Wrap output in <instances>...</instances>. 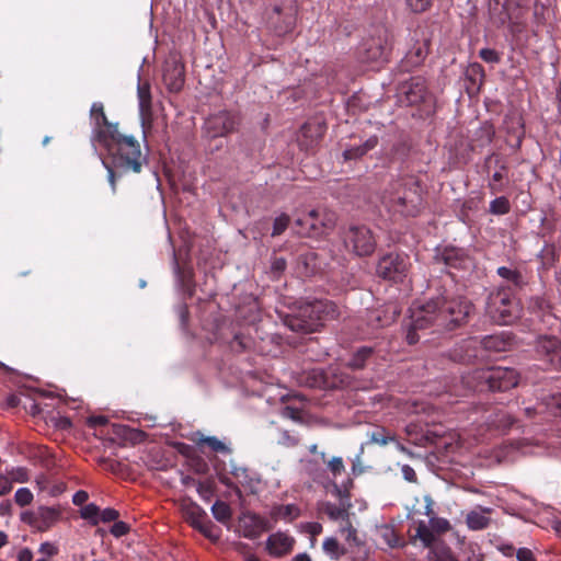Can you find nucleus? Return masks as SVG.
Listing matches in <instances>:
<instances>
[{"label": "nucleus", "instance_id": "nucleus-1", "mask_svg": "<svg viewBox=\"0 0 561 561\" xmlns=\"http://www.w3.org/2000/svg\"><path fill=\"white\" fill-rule=\"evenodd\" d=\"M104 144L100 147L104 148L112 157L113 165L103 164L107 169V179L112 191H116L115 179L122 174L134 172L139 173L147 163V154L142 152L140 144L133 137L123 135L119 131L104 138Z\"/></svg>", "mask_w": 561, "mask_h": 561}, {"label": "nucleus", "instance_id": "nucleus-2", "mask_svg": "<svg viewBox=\"0 0 561 561\" xmlns=\"http://www.w3.org/2000/svg\"><path fill=\"white\" fill-rule=\"evenodd\" d=\"M466 383L474 390L505 391L518 383V374L515 369L506 367L483 368L474 371Z\"/></svg>", "mask_w": 561, "mask_h": 561}, {"label": "nucleus", "instance_id": "nucleus-3", "mask_svg": "<svg viewBox=\"0 0 561 561\" xmlns=\"http://www.w3.org/2000/svg\"><path fill=\"white\" fill-rule=\"evenodd\" d=\"M510 346V341L502 334L485 336L479 341L476 337L468 339L451 351V358L459 363H469L474 358L483 357L484 351L504 352Z\"/></svg>", "mask_w": 561, "mask_h": 561}, {"label": "nucleus", "instance_id": "nucleus-4", "mask_svg": "<svg viewBox=\"0 0 561 561\" xmlns=\"http://www.w3.org/2000/svg\"><path fill=\"white\" fill-rule=\"evenodd\" d=\"M335 305L330 301L316 300L307 304L299 311L298 318L288 321V327L294 331L312 332L318 329L323 320L334 318Z\"/></svg>", "mask_w": 561, "mask_h": 561}, {"label": "nucleus", "instance_id": "nucleus-5", "mask_svg": "<svg viewBox=\"0 0 561 561\" xmlns=\"http://www.w3.org/2000/svg\"><path fill=\"white\" fill-rule=\"evenodd\" d=\"M439 302L435 300L427 301L426 304H414L411 307L410 328L407 334L409 344H414L419 341L416 331L426 329L431 325L436 327L437 331L443 324H446L445 318L440 314Z\"/></svg>", "mask_w": 561, "mask_h": 561}, {"label": "nucleus", "instance_id": "nucleus-6", "mask_svg": "<svg viewBox=\"0 0 561 561\" xmlns=\"http://www.w3.org/2000/svg\"><path fill=\"white\" fill-rule=\"evenodd\" d=\"M486 310L492 320L499 324H511L519 317L518 302L504 289L491 294Z\"/></svg>", "mask_w": 561, "mask_h": 561}, {"label": "nucleus", "instance_id": "nucleus-7", "mask_svg": "<svg viewBox=\"0 0 561 561\" xmlns=\"http://www.w3.org/2000/svg\"><path fill=\"white\" fill-rule=\"evenodd\" d=\"M334 216L329 213L310 210L296 219L297 232L307 237H318L334 226Z\"/></svg>", "mask_w": 561, "mask_h": 561}, {"label": "nucleus", "instance_id": "nucleus-8", "mask_svg": "<svg viewBox=\"0 0 561 561\" xmlns=\"http://www.w3.org/2000/svg\"><path fill=\"white\" fill-rule=\"evenodd\" d=\"M436 300L439 302L438 310L446 321V324H443V329L447 330H451L461 324L467 319L472 308L471 304L462 297L451 300L437 298Z\"/></svg>", "mask_w": 561, "mask_h": 561}, {"label": "nucleus", "instance_id": "nucleus-9", "mask_svg": "<svg viewBox=\"0 0 561 561\" xmlns=\"http://www.w3.org/2000/svg\"><path fill=\"white\" fill-rule=\"evenodd\" d=\"M408 268L407 255L389 253L379 260L376 271L385 279L401 282L407 276Z\"/></svg>", "mask_w": 561, "mask_h": 561}, {"label": "nucleus", "instance_id": "nucleus-10", "mask_svg": "<svg viewBox=\"0 0 561 561\" xmlns=\"http://www.w3.org/2000/svg\"><path fill=\"white\" fill-rule=\"evenodd\" d=\"M238 124L239 118L236 113L222 111L210 115L206 119L204 128L208 137L216 138L232 133Z\"/></svg>", "mask_w": 561, "mask_h": 561}, {"label": "nucleus", "instance_id": "nucleus-11", "mask_svg": "<svg viewBox=\"0 0 561 561\" xmlns=\"http://www.w3.org/2000/svg\"><path fill=\"white\" fill-rule=\"evenodd\" d=\"M182 513L185 520L207 538L213 540L218 538V535L214 533L213 524L207 519L206 512L201 506L192 502H184Z\"/></svg>", "mask_w": 561, "mask_h": 561}, {"label": "nucleus", "instance_id": "nucleus-12", "mask_svg": "<svg viewBox=\"0 0 561 561\" xmlns=\"http://www.w3.org/2000/svg\"><path fill=\"white\" fill-rule=\"evenodd\" d=\"M345 242L359 256L371 254L376 248L375 238L366 227L351 228L346 234Z\"/></svg>", "mask_w": 561, "mask_h": 561}, {"label": "nucleus", "instance_id": "nucleus-13", "mask_svg": "<svg viewBox=\"0 0 561 561\" xmlns=\"http://www.w3.org/2000/svg\"><path fill=\"white\" fill-rule=\"evenodd\" d=\"M538 355L561 369V341L556 337H541L537 342Z\"/></svg>", "mask_w": 561, "mask_h": 561}, {"label": "nucleus", "instance_id": "nucleus-14", "mask_svg": "<svg viewBox=\"0 0 561 561\" xmlns=\"http://www.w3.org/2000/svg\"><path fill=\"white\" fill-rule=\"evenodd\" d=\"M93 123V142L95 146L104 144V138H110V135L118 131L117 125L107 121L105 113H101L95 117H91Z\"/></svg>", "mask_w": 561, "mask_h": 561}, {"label": "nucleus", "instance_id": "nucleus-15", "mask_svg": "<svg viewBox=\"0 0 561 561\" xmlns=\"http://www.w3.org/2000/svg\"><path fill=\"white\" fill-rule=\"evenodd\" d=\"M492 508L477 506L466 516V524L471 530H482L486 528L491 520Z\"/></svg>", "mask_w": 561, "mask_h": 561}, {"label": "nucleus", "instance_id": "nucleus-16", "mask_svg": "<svg viewBox=\"0 0 561 561\" xmlns=\"http://www.w3.org/2000/svg\"><path fill=\"white\" fill-rule=\"evenodd\" d=\"M294 546V538L285 533H276L268 537L267 549L273 556H283L288 553Z\"/></svg>", "mask_w": 561, "mask_h": 561}, {"label": "nucleus", "instance_id": "nucleus-17", "mask_svg": "<svg viewBox=\"0 0 561 561\" xmlns=\"http://www.w3.org/2000/svg\"><path fill=\"white\" fill-rule=\"evenodd\" d=\"M437 257L446 265L454 267H466L469 263V259L466 257L465 251L454 247L444 248L439 251Z\"/></svg>", "mask_w": 561, "mask_h": 561}, {"label": "nucleus", "instance_id": "nucleus-18", "mask_svg": "<svg viewBox=\"0 0 561 561\" xmlns=\"http://www.w3.org/2000/svg\"><path fill=\"white\" fill-rule=\"evenodd\" d=\"M163 81L171 91H179L184 82V71L182 65L173 62L167 65L163 71Z\"/></svg>", "mask_w": 561, "mask_h": 561}, {"label": "nucleus", "instance_id": "nucleus-19", "mask_svg": "<svg viewBox=\"0 0 561 561\" xmlns=\"http://www.w3.org/2000/svg\"><path fill=\"white\" fill-rule=\"evenodd\" d=\"M137 95L141 122L145 124L151 112V93L149 84L139 82L137 88Z\"/></svg>", "mask_w": 561, "mask_h": 561}, {"label": "nucleus", "instance_id": "nucleus-20", "mask_svg": "<svg viewBox=\"0 0 561 561\" xmlns=\"http://www.w3.org/2000/svg\"><path fill=\"white\" fill-rule=\"evenodd\" d=\"M401 92L405 94L409 104H414L424 99L425 87L420 78H414L411 83L402 85Z\"/></svg>", "mask_w": 561, "mask_h": 561}, {"label": "nucleus", "instance_id": "nucleus-21", "mask_svg": "<svg viewBox=\"0 0 561 561\" xmlns=\"http://www.w3.org/2000/svg\"><path fill=\"white\" fill-rule=\"evenodd\" d=\"M275 519L293 520L299 516V508L295 504L277 505L271 511Z\"/></svg>", "mask_w": 561, "mask_h": 561}, {"label": "nucleus", "instance_id": "nucleus-22", "mask_svg": "<svg viewBox=\"0 0 561 561\" xmlns=\"http://www.w3.org/2000/svg\"><path fill=\"white\" fill-rule=\"evenodd\" d=\"M427 55V47L425 44H419L417 46L413 47L407 55H405V62L408 66L416 67L423 62Z\"/></svg>", "mask_w": 561, "mask_h": 561}, {"label": "nucleus", "instance_id": "nucleus-23", "mask_svg": "<svg viewBox=\"0 0 561 561\" xmlns=\"http://www.w3.org/2000/svg\"><path fill=\"white\" fill-rule=\"evenodd\" d=\"M415 531V537L420 539L425 547H430L435 540V531L431 528L430 524L426 525L423 520L416 523Z\"/></svg>", "mask_w": 561, "mask_h": 561}, {"label": "nucleus", "instance_id": "nucleus-24", "mask_svg": "<svg viewBox=\"0 0 561 561\" xmlns=\"http://www.w3.org/2000/svg\"><path fill=\"white\" fill-rule=\"evenodd\" d=\"M321 511L327 514L330 519L335 522L346 520L350 515L346 508L336 506L329 502L321 505Z\"/></svg>", "mask_w": 561, "mask_h": 561}, {"label": "nucleus", "instance_id": "nucleus-25", "mask_svg": "<svg viewBox=\"0 0 561 561\" xmlns=\"http://www.w3.org/2000/svg\"><path fill=\"white\" fill-rule=\"evenodd\" d=\"M376 145H377V138L376 137H371L368 140H366V142L363 146H360V147L346 149L344 151V153H343L344 158L346 160H351V159H356L358 157H362L367 151H369L370 149L375 148Z\"/></svg>", "mask_w": 561, "mask_h": 561}, {"label": "nucleus", "instance_id": "nucleus-26", "mask_svg": "<svg viewBox=\"0 0 561 561\" xmlns=\"http://www.w3.org/2000/svg\"><path fill=\"white\" fill-rule=\"evenodd\" d=\"M405 196L397 194L394 196L388 197L387 201H385V203L396 213H400L403 215H413V211L410 210L405 205Z\"/></svg>", "mask_w": 561, "mask_h": 561}, {"label": "nucleus", "instance_id": "nucleus-27", "mask_svg": "<svg viewBox=\"0 0 561 561\" xmlns=\"http://www.w3.org/2000/svg\"><path fill=\"white\" fill-rule=\"evenodd\" d=\"M211 513L214 517L221 523L227 522L231 517V511L229 505H227L225 502L217 501L211 506Z\"/></svg>", "mask_w": 561, "mask_h": 561}, {"label": "nucleus", "instance_id": "nucleus-28", "mask_svg": "<svg viewBox=\"0 0 561 561\" xmlns=\"http://www.w3.org/2000/svg\"><path fill=\"white\" fill-rule=\"evenodd\" d=\"M340 523L339 531L341 536H343L347 542L355 543L357 541L356 529L352 526L350 516L346 520H342Z\"/></svg>", "mask_w": 561, "mask_h": 561}, {"label": "nucleus", "instance_id": "nucleus-29", "mask_svg": "<svg viewBox=\"0 0 561 561\" xmlns=\"http://www.w3.org/2000/svg\"><path fill=\"white\" fill-rule=\"evenodd\" d=\"M323 550L327 554L334 559H337L343 553V550L341 549L337 540L333 537H328L324 539Z\"/></svg>", "mask_w": 561, "mask_h": 561}, {"label": "nucleus", "instance_id": "nucleus-30", "mask_svg": "<svg viewBox=\"0 0 561 561\" xmlns=\"http://www.w3.org/2000/svg\"><path fill=\"white\" fill-rule=\"evenodd\" d=\"M198 443L207 444L210 447V449L214 451L229 453V448L226 446V444L222 443L221 440H219L215 436L205 437V436L201 435Z\"/></svg>", "mask_w": 561, "mask_h": 561}, {"label": "nucleus", "instance_id": "nucleus-31", "mask_svg": "<svg viewBox=\"0 0 561 561\" xmlns=\"http://www.w3.org/2000/svg\"><path fill=\"white\" fill-rule=\"evenodd\" d=\"M490 211L494 215H504L510 211V203L506 197H497L490 204Z\"/></svg>", "mask_w": 561, "mask_h": 561}, {"label": "nucleus", "instance_id": "nucleus-32", "mask_svg": "<svg viewBox=\"0 0 561 561\" xmlns=\"http://www.w3.org/2000/svg\"><path fill=\"white\" fill-rule=\"evenodd\" d=\"M15 502L20 506H26L33 501V493L27 488H20L14 495Z\"/></svg>", "mask_w": 561, "mask_h": 561}, {"label": "nucleus", "instance_id": "nucleus-33", "mask_svg": "<svg viewBox=\"0 0 561 561\" xmlns=\"http://www.w3.org/2000/svg\"><path fill=\"white\" fill-rule=\"evenodd\" d=\"M428 522L431 528L437 534H443L450 529V524L446 518L434 516Z\"/></svg>", "mask_w": 561, "mask_h": 561}, {"label": "nucleus", "instance_id": "nucleus-34", "mask_svg": "<svg viewBox=\"0 0 561 561\" xmlns=\"http://www.w3.org/2000/svg\"><path fill=\"white\" fill-rule=\"evenodd\" d=\"M99 507L94 504H88L81 508V517L96 524L99 520Z\"/></svg>", "mask_w": 561, "mask_h": 561}, {"label": "nucleus", "instance_id": "nucleus-35", "mask_svg": "<svg viewBox=\"0 0 561 561\" xmlns=\"http://www.w3.org/2000/svg\"><path fill=\"white\" fill-rule=\"evenodd\" d=\"M8 477L11 479V484L13 482L24 483V482L28 481V473H27L26 469H24L22 467L14 468V469L10 470L8 472Z\"/></svg>", "mask_w": 561, "mask_h": 561}, {"label": "nucleus", "instance_id": "nucleus-36", "mask_svg": "<svg viewBox=\"0 0 561 561\" xmlns=\"http://www.w3.org/2000/svg\"><path fill=\"white\" fill-rule=\"evenodd\" d=\"M288 224H289V217L285 214L279 215L274 220L272 234L278 236V234L283 233L286 230Z\"/></svg>", "mask_w": 561, "mask_h": 561}, {"label": "nucleus", "instance_id": "nucleus-37", "mask_svg": "<svg viewBox=\"0 0 561 561\" xmlns=\"http://www.w3.org/2000/svg\"><path fill=\"white\" fill-rule=\"evenodd\" d=\"M371 350L363 347L354 355L350 365L354 368H360L364 365L365 359L370 355Z\"/></svg>", "mask_w": 561, "mask_h": 561}, {"label": "nucleus", "instance_id": "nucleus-38", "mask_svg": "<svg viewBox=\"0 0 561 561\" xmlns=\"http://www.w3.org/2000/svg\"><path fill=\"white\" fill-rule=\"evenodd\" d=\"M497 274L505 279L512 280L515 285H519L520 276L515 270L502 266L497 268Z\"/></svg>", "mask_w": 561, "mask_h": 561}, {"label": "nucleus", "instance_id": "nucleus-39", "mask_svg": "<svg viewBox=\"0 0 561 561\" xmlns=\"http://www.w3.org/2000/svg\"><path fill=\"white\" fill-rule=\"evenodd\" d=\"M328 468H329L330 472L332 473L333 478H336L345 470V467H344V463H343V460L341 457H333L329 461Z\"/></svg>", "mask_w": 561, "mask_h": 561}, {"label": "nucleus", "instance_id": "nucleus-40", "mask_svg": "<svg viewBox=\"0 0 561 561\" xmlns=\"http://www.w3.org/2000/svg\"><path fill=\"white\" fill-rule=\"evenodd\" d=\"M479 56L482 60L489 64H496L500 61L499 54L491 48H483L480 50Z\"/></svg>", "mask_w": 561, "mask_h": 561}, {"label": "nucleus", "instance_id": "nucleus-41", "mask_svg": "<svg viewBox=\"0 0 561 561\" xmlns=\"http://www.w3.org/2000/svg\"><path fill=\"white\" fill-rule=\"evenodd\" d=\"M38 551L43 554H45V558L50 559L51 557L56 556L58 553V547L55 543H51L49 541H45L41 543Z\"/></svg>", "mask_w": 561, "mask_h": 561}, {"label": "nucleus", "instance_id": "nucleus-42", "mask_svg": "<svg viewBox=\"0 0 561 561\" xmlns=\"http://www.w3.org/2000/svg\"><path fill=\"white\" fill-rule=\"evenodd\" d=\"M431 2L432 0H407L408 5L414 12L425 11L430 7Z\"/></svg>", "mask_w": 561, "mask_h": 561}, {"label": "nucleus", "instance_id": "nucleus-43", "mask_svg": "<svg viewBox=\"0 0 561 561\" xmlns=\"http://www.w3.org/2000/svg\"><path fill=\"white\" fill-rule=\"evenodd\" d=\"M41 516L48 520L49 523H54L58 517V512L50 507H43L39 510Z\"/></svg>", "mask_w": 561, "mask_h": 561}, {"label": "nucleus", "instance_id": "nucleus-44", "mask_svg": "<svg viewBox=\"0 0 561 561\" xmlns=\"http://www.w3.org/2000/svg\"><path fill=\"white\" fill-rule=\"evenodd\" d=\"M516 558L518 561H536L531 550L527 548H520L517 550Z\"/></svg>", "mask_w": 561, "mask_h": 561}, {"label": "nucleus", "instance_id": "nucleus-45", "mask_svg": "<svg viewBox=\"0 0 561 561\" xmlns=\"http://www.w3.org/2000/svg\"><path fill=\"white\" fill-rule=\"evenodd\" d=\"M401 472L403 478L409 482H415L416 481V473L414 469L409 465H403L401 467Z\"/></svg>", "mask_w": 561, "mask_h": 561}, {"label": "nucleus", "instance_id": "nucleus-46", "mask_svg": "<svg viewBox=\"0 0 561 561\" xmlns=\"http://www.w3.org/2000/svg\"><path fill=\"white\" fill-rule=\"evenodd\" d=\"M12 490L11 479L7 476H0V495H4Z\"/></svg>", "mask_w": 561, "mask_h": 561}, {"label": "nucleus", "instance_id": "nucleus-47", "mask_svg": "<svg viewBox=\"0 0 561 561\" xmlns=\"http://www.w3.org/2000/svg\"><path fill=\"white\" fill-rule=\"evenodd\" d=\"M127 530H128V527L125 523L117 522L112 526L111 533L115 537H121V536L125 535L127 533Z\"/></svg>", "mask_w": 561, "mask_h": 561}, {"label": "nucleus", "instance_id": "nucleus-48", "mask_svg": "<svg viewBox=\"0 0 561 561\" xmlns=\"http://www.w3.org/2000/svg\"><path fill=\"white\" fill-rule=\"evenodd\" d=\"M434 553L437 556L439 561H457L450 553L449 549L445 547L438 549V551H435Z\"/></svg>", "mask_w": 561, "mask_h": 561}, {"label": "nucleus", "instance_id": "nucleus-49", "mask_svg": "<svg viewBox=\"0 0 561 561\" xmlns=\"http://www.w3.org/2000/svg\"><path fill=\"white\" fill-rule=\"evenodd\" d=\"M493 424L500 428H506L513 424V419L505 414H501V419L499 421H493Z\"/></svg>", "mask_w": 561, "mask_h": 561}, {"label": "nucleus", "instance_id": "nucleus-50", "mask_svg": "<svg viewBox=\"0 0 561 561\" xmlns=\"http://www.w3.org/2000/svg\"><path fill=\"white\" fill-rule=\"evenodd\" d=\"M370 439L376 444L386 445L389 440L392 439V437L385 436L382 432H374L370 436Z\"/></svg>", "mask_w": 561, "mask_h": 561}, {"label": "nucleus", "instance_id": "nucleus-51", "mask_svg": "<svg viewBox=\"0 0 561 561\" xmlns=\"http://www.w3.org/2000/svg\"><path fill=\"white\" fill-rule=\"evenodd\" d=\"M118 517V513L113 508H105L101 513V519L103 522H112L115 520Z\"/></svg>", "mask_w": 561, "mask_h": 561}, {"label": "nucleus", "instance_id": "nucleus-52", "mask_svg": "<svg viewBox=\"0 0 561 561\" xmlns=\"http://www.w3.org/2000/svg\"><path fill=\"white\" fill-rule=\"evenodd\" d=\"M424 501H425V511H424V514L428 517V519H431V517H434V512H433V500L430 495H425L424 496Z\"/></svg>", "mask_w": 561, "mask_h": 561}, {"label": "nucleus", "instance_id": "nucleus-53", "mask_svg": "<svg viewBox=\"0 0 561 561\" xmlns=\"http://www.w3.org/2000/svg\"><path fill=\"white\" fill-rule=\"evenodd\" d=\"M88 423L90 426L105 425L107 423V417L103 416V415L91 416V417H89Z\"/></svg>", "mask_w": 561, "mask_h": 561}, {"label": "nucleus", "instance_id": "nucleus-54", "mask_svg": "<svg viewBox=\"0 0 561 561\" xmlns=\"http://www.w3.org/2000/svg\"><path fill=\"white\" fill-rule=\"evenodd\" d=\"M33 552L28 548H23L18 553V561H32Z\"/></svg>", "mask_w": 561, "mask_h": 561}, {"label": "nucleus", "instance_id": "nucleus-55", "mask_svg": "<svg viewBox=\"0 0 561 561\" xmlns=\"http://www.w3.org/2000/svg\"><path fill=\"white\" fill-rule=\"evenodd\" d=\"M88 497L89 496L85 491H78L75 493L72 501L76 505H82L87 502Z\"/></svg>", "mask_w": 561, "mask_h": 561}, {"label": "nucleus", "instance_id": "nucleus-56", "mask_svg": "<svg viewBox=\"0 0 561 561\" xmlns=\"http://www.w3.org/2000/svg\"><path fill=\"white\" fill-rule=\"evenodd\" d=\"M101 113H104L103 104L100 102H95L91 106V117H95L100 115Z\"/></svg>", "mask_w": 561, "mask_h": 561}, {"label": "nucleus", "instance_id": "nucleus-57", "mask_svg": "<svg viewBox=\"0 0 561 561\" xmlns=\"http://www.w3.org/2000/svg\"><path fill=\"white\" fill-rule=\"evenodd\" d=\"M10 513H11V503L8 501L0 503V515L5 516V515H10Z\"/></svg>", "mask_w": 561, "mask_h": 561}, {"label": "nucleus", "instance_id": "nucleus-58", "mask_svg": "<svg viewBox=\"0 0 561 561\" xmlns=\"http://www.w3.org/2000/svg\"><path fill=\"white\" fill-rule=\"evenodd\" d=\"M507 448H512V446L504 447V449L500 451V454L496 456L497 461L510 460L513 458L508 451H505Z\"/></svg>", "mask_w": 561, "mask_h": 561}, {"label": "nucleus", "instance_id": "nucleus-59", "mask_svg": "<svg viewBox=\"0 0 561 561\" xmlns=\"http://www.w3.org/2000/svg\"><path fill=\"white\" fill-rule=\"evenodd\" d=\"M273 268L276 271H283L285 268V261L284 260H275L273 263Z\"/></svg>", "mask_w": 561, "mask_h": 561}, {"label": "nucleus", "instance_id": "nucleus-60", "mask_svg": "<svg viewBox=\"0 0 561 561\" xmlns=\"http://www.w3.org/2000/svg\"><path fill=\"white\" fill-rule=\"evenodd\" d=\"M389 535H390L391 539L388 538V536L386 535V538H387V541H388L389 546H391V547L398 546L399 545V539L392 533H389Z\"/></svg>", "mask_w": 561, "mask_h": 561}, {"label": "nucleus", "instance_id": "nucleus-61", "mask_svg": "<svg viewBox=\"0 0 561 561\" xmlns=\"http://www.w3.org/2000/svg\"><path fill=\"white\" fill-rule=\"evenodd\" d=\"M352 471L353 473L357 474V473H360L362 472V469L359 468V456L356 458V460L354 461L353 463V467H352Z\"/></svg>", "mask_w": 561, "mask_h": 561}, {"label": "nucleus", "instance_id": "nucleus-62", "mask_svg": "<svg viewBox=\"0 0 561 561\" xmlns=\"http://www.w3.org/2000/svg\"><path fill=\"white\" fill-rule=\"evenodd\" d=\"M312 127H313V125L311 123L306 124L301 129L302 135L308 136V134L311 131Z\"/></svg>", "mask_w": 561, "mask_h": 561}, {"label": "nucleus", "instance_id": "nucleus-63", "mask_svg": "<svg viewBox=\"0 0 561 561\" xmlns=\"http://www.w3.org/2000/svg\"><path fill=\"white\" fill-rule=\"evenodd\" d=\"M294 561H311L309 556L306 553H301L295 557Z\"/></svg>", "mask_w": 561, "mask_h": 561}, {"label": "nucleus", "instance_id": "nucleus-64", "mask_svg": "<svg viewBox=\"0 0 561 561\" xmlns=\"http://www.w3.org/2000/svg\"><path fill=\"white\" fill-rule=\"evenodd\" d=\"M468 561H482L481 556L471 550V556L468 558Z\"/></svg>", "mask_w": 561, "mask_h": 561}]
</instances>
